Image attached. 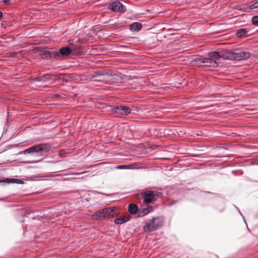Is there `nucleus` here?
<instances>
[{"label": "nucleus", "instance_id": "ddd939ff", "mask_svg": "<svg viewBox=\"0 0 258 258\" xmlns=\"http://www.w3.org/2000/svg\"><path fill=\"white\" fill-rule=\"evenodd\" d=\"M141 24L139 22H135L131 25V30L132 31H138L141 29Z\"/></svg>", "mask_w": 258, "mask_h": 258}, {"label": "nucleus", "instance_id": "b1692460", "mask_svg": "<svg viewBox=\"0 0 258 258\" xmlns=\"http://www.w3.org/2000/svg\"><path fill=\"white\" fill-rule=\"evenodd\" d=\"M41 161V160H38V161H32L31 162V163H37V162H39Z\"/></svg>", "mask_w": 258, "mask_h": 258}, {"label": "nucleus", "instance_id": "6ab92c4d", "mask_svg": "<svg viewBox=\"0 0 258 258\" xmlns=\"http://www.w3.org/2000/svg\"><path fill=\"white\" fill-rule=\"evenodd\" d=\"M252 23L254 25H258V16H254L252 18Z\"/></svg>", "mask_w": 258, "mask_h": 258}, {"label": "nucleus", "instance_id": "9b49d317", "mask_svg": "<svg viewBox=\"0 0 258 258\" xmlns=\"http://www.w3.org/2000/svg\"><path fill=\"white\" fill-rule=\"evenodd\" d=\"M248 32L246 29L242 28L237 31L236 35L238 37H246L248 36Z\"/></svg>", "mask_w": 258, "mask_h": 258}, {"label": "nucleus", "instance_id": "f3484780", "mask_svg": "<svg viewBox=\"0 0 258 258\" xmlns=\"http://www.w3.org/2000/svg\"><path fill=\"white\" fill-rule=\"evenodd\" d=\"M152 209V207H149L147 209H144L142 212L140 213L139 215L140 216H143L146 214H148Z\"/></svg>", "mask_w": 258, "mask_h": 258}, {"label": "nucleus", "instance_id": "f8f14e48", "mask_svg": "<svg viewBox=\"0 0 258 258\" xmlns=\"http://www.w3.org/2000/svg\"><path fill=\"white\" fill-rule=\"evenodd\" d=\"M103 209L97 211L92 215V218L95 220L104 218Z\"/></svg>", "mask_w": 258, "mask_h": 258}, {"label": "nucleus", "instance_id": "f257e3e1", "mask_svg": "<svg viewBox=\"0 0 258 258\" xmlns=\"http://www.w3.org/2000/svg\"><path fill=\"white\" fill-rule=\"evenodd\" d=\"M163 224V219L161 217H153L146 221L143 227L144 231L145 232L154 231L160 228Z\"/></svg>", "mask_w": 258, "mask_h": 258}, {"label": "nucleus", "instance_id": "20e7f679", "mask_svg": "<svg viewBox=\"0 0 258 258\" xmlns=\"http://www.w3.org/2000/svg\"><path fill=\"white\" fill-rule=\"evenodd\" d=\"M231 58L237 60H245L250 57V53L247 51L236 50L231 53Z\"/></svg>", "mask_w": 258, "mask_h": 258}, {"label": "nucleus", "instance_id": "9d476101", "mask_svg": "<svg viewBox=\"0 0 258 258\" xmlns=\"http://www.w3.org/2000/svg\"><path fill=\"white\" fill-rule=\"evenodd\" d=\"M130 220V216L127 215L123 216L122 217H120L119 218H116L114 220V223L116 224H121L123 223L126 222Z\"/></svg>", "mask_w": 258, "mask_h": 258}, {"label": "nucleus", "instance_id": "412c9836", "mask_svg": "<svg viewBox=\"0 0 258 258\" xmlns=\"http://www.w3.org/2000/svg\"><path fill=\"white\" fill-rule=\"evenodd\" d=\"M127 165H119L116 168L117 169H125L126 168Z\"/></svg>", "mask_w": 258, "mask_h": 258}, {"label": "nucleus", "instance_id": "aec40b11", "mask_svg": "<svg viewBox=\"0 0 258 258\" xmlns=\"http://www.w3.org/2000/svg\"><path fill=\"white\" fill-rule=\"evenodd\" d=\"M256 8H258V1L250 6V9L251 10H253Z\"/></svg>", "mask_w": 258, "mask_h": 258}, {"label": "nucleus", "instance_id": "1a4fd4ad", "mask_svg": "<svg viewBox=\"0 0 258 258\" xmlns=\"http://www.w3.org/2000/svg\"><path fill=\"white\" fill-rule=\"evenodd\" d=\"M103 214L104 219H109L114 216L115 212L112 208H107L103 209Z\"/></svg>", "mask_w": 258, "mask_h": 258}, {"label": "nucleus", "instance_id": "2eb2a0df", "mask_svg": "<svg viewBox=\"0 0 258 258\" xmlns=\"http://www.w3.org/2000/svg\"><path fill=\"white\" fill-rule=\"evenodd\" d=\"M128 210L131 214H135L138 211V206L135 204H130Z\"/></svg>", "mask_w": 258, "mask_h": 258}, {"label": "nucleus", "instance_id": "6e6552de", "mask_svg": "<svg viewBox=\"0 0 258 258\" xmlns=\"http://www.w3.org/2000/svg\"><path fill=\"white\" fill-rule=\"evenodd\" d=\"M113 111L116 113L126 115L131 113V109L127 106L120 105L114 108Z\"/></svg>", "mask_w": 258, "mask_h": 258}, {"label": "nucleus", "instance_id": "4468645a", "mask_svg": "<svg viewBox=\"0 0 258 258\" xmlns=\"http://www.w3.org/2000/svg\"><path fill=\"white\" fill-rule=\"evenodd\" d=\"M4 181L7 183H16L19 184L24 183L23 180L20 179L7 178L4 180Z\"/></svg>", "mask_w": 258, "mask_h": 258}, {"label": "nucleus", "instance_id": "a211bd4d", "mask_svg": "<svg viewBox=\"0 0 258 258\" xmlns=\"http://www.w3.org/2000/svg\"><path fill=\"white\" fill-rule=\"evenodd\" d=\"M152 209V207H149L147 209H144L142 212L140 213L139 215L140 216H143L146 214H148Z\"/></svg>", "mask_w": 258, "mask_h": 258}, {"label": "nucleus", "instance_id": "dca6fc26", "mask_svg": "<svg viewBox=\"0 0 258 258\" xmlns=\"http://www.w3.org/2000/svg\"><path fill=\"white\" fill-rule=\"evenodd\" d=\"M208 56L211 58L217 59L221 57V55L218 52L212 51L208 53Z\"/></svg>", "mask_w": 258, "mask_h": 258}, {"label": "nucleus", "instance_id": "7ed1b4c3", "mask_svg": "<svg viewBox=\"0 0 258 258\" xmlns=\"http://www.w3.org/2000/svg\"><path fill=\"white\" fill-rule=\"evenodd\" d=\"M72 52V49L69 47H63L60 48L59 51H52L51 52V55L56 59H62L69 55Z\"/></svg>", "mask_w": 258, "mask_h": 258}, {"label": "nucleus", "instance_id": "423d86ee", "mask_svg": "<svg viewBox=\"0 0 258 258\" xmlns=\"http://www.w3.org/2000/svg\"><path fill=\"white\" fill-rule=\"evenodd\" d=\"M161 193L157 191H147L144 193V202L146 204H149L154 200L155 196L161 197Z\"/></svg>", "mask_w": 258, "mask_h": 258}, {"label": "nucleus", "instance_id": "39448f33", "mask_svg": "<svg viewBox=\"0 0 258 258\" xmlns=\"http://www.w3.org/2000/svg\"><path fill=\"white\" fill-rule=\"evenodd\" d=\"M196 61L199 64H202L206 67H216L218 66L217 61L209 57L198 58Z\"/></svg>", "mask_w": 258, "mask_h": 258}, {"label": "nucleus", "instance_id": "4be33fe9", "mask_svg": "<svg viewBox=\"0 0 258 258\" xmlns=\"http://www.w3.org/2000/svg\"><path fill=\"white\" fill-rule=\"evenodd\" d=\"M10 0H4V3L6 4H9Z\"/></svg>", "mask_w": 258, "mask_h": 258}, {"label": "nucleus", "instance_id": "393cba45", "mask_svg": "<svg viewBox=\"0 0 258 258\" xmlns=\"http://www.w3.org/2000/svg\"><path fill=\"white\" fill-rule=\"evenodd\" d=\"M3 16V13L0 11V18H1Z\"/></svg>", "mask_w": 258, "mask_h": 258}, {"label": "nucleus", "instance_id": "0eeeda50", "mask_svg": "<svg viewBox=\"0 0 258 258\" xmlns=\"http://www.w3.org/2000/svg\"><path fill=\"white\" fill-rule=\"evenodd\" d=\"M109 9L113 12H120L122 13L125 11L124 6L118 1L111 3L109 6Z\"/></svg>", "mask_w": 258, "mask_h": 258}, {"label": "nucleus", "instance_id": "f03ea898", "mask_svg": "<svg viewBox=\"0 0 258 258\" xmlns=\"http://www.w3.org/2000/svg\"><path fill=\"white\" fill-rule=\"evenodd\" d=\"M50 148L48 146L44 144H40L33 146L23 151L24 154H30L36 153L37 156H42L43 153L47 152Z\"/></svg>", "mask_w": 258, "mask_h": 258}, {"label": "nucleus", "instance_id": "5701e85b", "mask_svg": "<svg viewBox=\"0 0 258 258\" xmlns=\"http://www.w3.org/2000/svg\"><path fill=\"white\" fill-rule=\"evenodd\" d=\"M68 43L70 44H71L73 43V40H70L68 41Z\"/></svg>", "mask_w": 258, "mask_h": 258}]
</instances>
